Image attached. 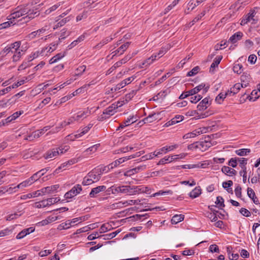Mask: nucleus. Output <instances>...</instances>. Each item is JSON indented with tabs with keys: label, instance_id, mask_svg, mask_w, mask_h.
Here are the masks:
<instances>
[{
	"label": "nucleus",
	"instance_id": "f257e3e1",
	"mask_svg": "<svg viewBox=\"0 0 260 260\" xmlns=\"http://www.w3.org/2000/svg\"><path fill=\"white\" fill-rule=\"evenodd\" d=\"M209 105L207 98H205L197 106L196 109V119L204 118L208 117L210 113L207 111V108Z\"/></svg>",
	"mask_w": 260,
	"mask_h": 260
},
{
	"label": "nucleus",
	"instance_id": "f03ea898",
	"mask_svg": "<svg viewBox=\"0 0 260 260\" xmlns=\"http://www.w3.org/2000/svg\"><path fill=\"white\" fill-rule=\"evenodd\" d=\"M25 49L21 47V42L19 41L15 42L11 44V53L13 54L12 57L13 61L16 62L20 60L21 57L24 53Z\"/></svg>",
	"mask_w": 260,
	"mask_h": 260
},
{
	"label": "nucleus",
	"instance_id": "7ed1b4c3",
	"mask_svg": "<svg viewBox=\"0 0 260 260\" xmlns=\"http://www.w3.org/2000/svg\"><path fill=\"white\" fill-rule=\"evenodd\" d=\"M68 150V146H64L63 148L60 147L55 148L48 151L44 155V157L47 159H52L53 157H57L58 155L63 154Z\"/></svg>",
	"mask_w": 260,
	"mask_h": 260
},
{
	"label": "nucleus",
	"instance_id": "20e7f679",
	"mask_svg": "<svg viewBox=\"0 0 260 260\" xmlns=\"http://www.w3.org/2000/svg\"><path fill=\"white\" fill-rule=\"evenodd\" d=\"M212 145L210 137L209 136H205L201 141L196 142V149L201 151H205Z\"/></svg>",
	"mask_w": 260,
	"mask_h": 260
},
{
	"label": "nucleus",
	"instance_id": "39448f33",
	"mask_svg": "<svg viewBox=\"0 0 260 260\" xmlns=\"http://www.w3.org/2000/svg\"><path fill=\"white\" fill-rule=\"evenodd\" d=\"M58 188L57 185H53L42 188L41 189L34 192L36 197L43 196L46 194L52 193L55 192Z\"/></svg>",
	"mask_w": 260,
	"mask_h": 260
},
{
	"label": "nucleus",
	"instance_id": "423d86ee",
	"mask_svg": "<svg viewBox=\"0 0 260 260\" xmlns=\"http://www.w3.org/2000/svg\"><path fill=\"white\" fill-rule=\"evenodd\" d=\"M28 13V11L27 8H17L15 9V11L12 13L10 16L9 18L8 19L9 20H11L12 19H15L19 18L21 16H22Z\"/></svg>",
	"mask_w": 260,
	"mask_h": 260
},
{
	"label": "nucleus",
	"instance_id": "0eeeda50",
	"mask_svg": "<svg viewBox=\"0 0 260 260\" xmlns=\"http://www.w3.org/2000/svg\"><path fill=\"white\" fill-rule=\"evenodd\" d=\"M185 156V154L181 153L180 154L171 155V156H168L167 157H164V158L161 159L158 162L157 165H159L165 164L166 163L167 161H168L169 162H171L175 160H177L178 159H182V158H184Z\"/></svg>",
	"mask_w": 260,
	"mask_h": 260
},
{
	"label": "nucleus",
	"instance_id": "6e6552de",
	"mask_svg": "<svg viewBox=\"0 0 260 260\" xmlns=\"http://www.w3.org/2000/svg\"><path fill=\"white\" fill-rule=\"evenodd\" d=\"M82 189L81 185L77 184L65 194L64 197L66 199H71L79 194L81 191Z\"/></svg>",
	"mask_w": 260,
	"mask_h": 260
},
{
	"label": "nucleus",
	"instance_id": "1a4fd4ad",
	"mask_svg": "<svg viewBox=\"0 0 260 260\" xmlns=\"http://www.w3.org/2000/svg\"><path fill=\"white\" fill-rule=\"evenodd\" d=\"M146 188L145 186H129V195H133L139 194L140 193H144L146 191Z\"/></svg>",
	"mask_w": 260,
	"mask_h": 260
},
{
	"label": "nucleus",
	"instance_id": "9d476101",
	"mask_svg": "<svg viewBox=\"0 0 260 260\" xmlns=\"http://www.w3.org/2000/svg\"><path fill=\"white\" fill-rule=\"evenodd\" d=\"M129 185H122L118 186L115 185V189H114V194L125 193L128 194L129 195Z\"/></svg>",
	"mask_w": 260,
	"mask_h": 260
},
{
	"label": "nucleus",
	"instance_id": "9b49d317",
	"mask_svg": "<svg viewBox=\"0 0 260 260\" xmlns=\"http://www.w3.org/2000/svg\"><path fill=\"white\" fill-rule=\"evenodd\" d=\"M209 88V86H205V84H201L198 86H196V99L199 97L198 101L200 100L202 96H201L200 94H197L200 91H201V92L202 94L206 93Z\"/></svg>",
	"mask_w": 260,
	"mask_h": 260
},
{
	"label": "nucleus",
	"instance_id": "f8f14e48",
	"mask_svg": "<svg viewBox=\"0 0 260 260\" xmlns=\"http://www.w3.org/2000/svg\"><path fill=\"white\" fill-rule=\"evenodd\" d=\"M177 144H175L173 145L169 146H166L160 149H159L158 151L156 153L154 152V154L155 156H158L159 154H161L162 152H164L165 153H166L168 151H172L178 147Z\"/></svg>",
	"mask_w": 260,
	"mask_h": 260
},
{
	"label": "nucleus",
	"instance_id": "ddd939ff",
	"mask_svg": "<svg viewBox=\"0 0 260 260\" xmlns=\"http://www.w3.org/2000/svg\"><path fill=\"white\" fill-rule=\"evenodd\" d=\"M88 177L91 178L93 182H98L101 178V175L97 169H95L90 171L88 174Z\"/></svg>",
	"mask_w": 260,
	"mask_h": 260
},
{
	"label": "nucleus",
	"instance_id": "4468645a",
	"mask_svg": "<svg viewBox=\"0 0 260 260\" xmlns=\"http://www.w3.org/2000/svg\"><path fill=\"white\" fill-rule=\"evenodd\" d=\"M90 111L88 109H87L86 110H85L84 111H80L78 112L76 116H74L75 119V121H79L84 119L87 116H88L90 114Z\"/></svg>",
	"mask_w": 260,
	"mask_h": 260
},
{
	"label": "nucleus",
	"instance_id": "2eb2a0df",
	"mask_svg": "<svg viewBox=\"0 0 260 260\" xmlns=\"http://www.w3.org/2000/svg\"><path fill=\"white\" fill-rule=\"evenodd\" d=\"M251 80V77L249 74L244 73L241 77V83L242 87H246L249 85V83Z\"/></svg>",
	"mask_w": 260,
	"mask_h": 260
},
{
	"label": "nucleus",
	"instance_id": "dca6fc26",
	"mask_svg": "<svg viewBox=\"0 0 260 260\" xmlns=\"http://www.w3.org/2000/svg\"><path fill=\"white\" fill-rule=\"evenodd\" d=\"M34 231L35 228L33 227L24 229L17 235L16 239H21L26 236L27 235L32 233Z\"/></svg>",
	"mask_w": 260,
	"mask_h": 260
},
{
	"label": "nucleus",
	"instance_id": "f3484780",
	"mask_svg": "<svg viewBox=\"0 0 260 260\" xmlns=\"http://www.w3.org/2000/svg\"><path fill=\"white\" fill-rule=\"evenodd\" d=\"M106 188V187L104 185L99 186L96 187L92 188L89 193L90 197L94 198L98 193L105 190Z\"/></svg>",
	"mask_w": 260,
	"mask_h": 260
},
{
	"label": "nucleus",
	"instance_id": "a211bd4d",
	"mask_svg": "<svg viewBox=\"0 0 260 260\" xmlns=\"http://www.w3.org/2000/svg\"><path fill=\"white\" fill-rule=\"evenodd\" d=\"M92 124L90 123L86 126L83 128L81 132H77V134L75 135L74 138H80L82 136L87 133L89 129L92 127Z\"/></svg>",
	"mask_w": 260,
	"mask_h": 260
},
{
	"label": "nucleus",
	"instance_id": "6ab92c4d",
	"mask_svg": "<svg viewBox=\"0 0 260 260\" xmlns=\"http://www.w3.org/2000/svg\"><path fill=\"white\" fill-rule=\"evenodd\" d=\"M117 109V105H116L112 104L110 106L104 110L103 113V114L113 115L116 112Z\"/></svg>",
	"mask_w": 260,
	"mask_h": 260
},
{
	"label": "nucleus",
	"instance_id": "aec40b11",
	"mask_svg": "<svg viewBox=\"0 0 260 260\" xmlns=\"http://www.w3.org/2000/svg\"><path fill=\"white\" fill-rule=\"evenodd\" d=\"M221 171L226 175L233 176L236 174V171L227 166H223L221 169Z\"/></svg>",
	"mask_w": 260,
	"mask_h": 260
},
{
	"label": "nucleus",
	"instance_id": "412c9836",
	"mask_svg": "<svg viewBox=\"0 0 260 260\" xmlns=\"http://www.w3.org/2000/svg\"><path fill=\"white\" fill-rule=\"evenodd\" d=\"M24 91H22L15 94L12 97L11 99L9 100L7 103L4 104L5 105H4L3 107H6L8 105V104H9L8 105L14 104L16 102L17 98L22 96L24 94Z\"/></svg>",
	"mask_w": 260,
	"mask_h": 260
},
{
	"label": "nucleus",
	"instance_id": "4be33fe9",
	"mask_svg": "<svg viewBox=\"0 0 260 260\" xmlns=\"http://www.w3.org/2000/svg\"><path fill=\"white\" fill-rule=\"evenodd\" d=\"M158 113L150 114L143 119V121L145 123H151L158 118Z\"/></svg>",
	"mask_w": 260,
	"mask_h": 260
},
{
	"label": "nucleus",
	"instance_id": "5701e85b",
	"mask_svg": "<svg viewBox=\"0 0 260 260\" xmlns=\"http://www.w3.org/2000/svg\"><path fill=\"white\" fill-rule=\"evenodd\" d=\"M128 160H129V158L127 157V156L120 158L118 159H117L115 161L112 162L111 164H110V167L113 169L114 168L117 167L120 164H122Z\"/></svg>",
	"mask_w": 260,
	"mask_h": 260
},
{
	"label": "nucleus",
	"instance_id": "b1692460",
	"mask_svg": "<svg viewBox=\"0 0 260 260\" xmlns=\"http://www.w3.org/2000/svg\"><path fill=\"white\" fill-rule=\"evenodd\" d=\"M242 35L243 34L241 32H237L230 37L229 41L232 43H235L241 39Z\"/></svg>",
	"mask_w": 260,
	"mask_h": 260
},
{
	"label": "nucleus",
	"instance_id": "393cba45",
	"mask_svg": "<svg viewBox=\"0 0 260 260\" xmlns=\"http://www.w3.org/2000/svg\"><path fill=\"white\" fill-rule=\"evenodd\" d=\"M183 119L182 116H176L174 118H172L170 121H168L166 123L167 126H169L173 124H175L180 121H181Z\"/></svg>",
	"mask_w": 260,
	"mask_h": 260
},
{
	"label": "nucleus",
	"instance_id": "a878e982",
	"mask_svg": "<svg viewBox=\"0 0 260 260\" xmlns=\"http://www.w3.org/2000/svg\"><path fill=\"white\" fill-rule=\"evenodd\" d=\"M47 27L45 26L44 27L42 28L41 29H38L37 31H35L32 32L30 34H29V38H34L37 36H40L41 34H44L47 30Z\"/></svg>",
	"mask_w": 260,
	"mask_h": 260
},
{
	"label": "nucleus",
	"instance_id": "bb28decb",
	"mask_svg": "<svg viewBox=\"0 0 260 260\" xmlns=\"http://www.w3.org/2000/svg\"><path fill=\"white\" fill-rule=\"evenodd\" d=\"M130 44L129 42H126L125 44L121 45L118 49L115 51V54L120 52V54L123 53V52L127 49Z\"/></svg>",
	"mask_w": 260,
	"mask_h": 260
},
{
	"label": "nucleus",
	"instance_id": "cd10ccee",
	"mask_svg": "<svg viewBox=\"0 0 260 260\" xmlns=\"http://www.w3.org/2000/svg\"><path fill=\"white\" fill-rule=\"evenodd\" d=\"M145 168V166H140V167H138L137 168H135L134 169L130 170L127 171L126 172H125L124 173V176H130L132 174H134L135 173L138 172V171H139L140 170H141V169L143 170V169H144Z\"/></svg>",
	"mask_w": 260,
	"mask_h": 260
},
{
	"label": "nucleus",
	"instance_id": "c85d7f7f",
	"mask_svg": "<svg viewBox=\"0 0 260 260\" xmlns=\"http://www.w3.org/2000/svg\"><path fill=\"white\" fill-rule=\"evenodd\" d=\"M65 55V53H58L57 54H56L55 56H53V57H52L50 60H49V63L50 64H52V63H54L56 62H57L58 60H59V59H61L62 58H63Z\"/></svg>",
	"mask_w": 260,
	"mask_h": 260
},
{
	"label": "nucleus",
	"instance_id": "c756f323",
	"mask_svg": "<svg viewBox=\"0 0 260 260\" xmlns=\"http://www.w3.org/2000/svg\"><path fill=\"white\" fill-rule=\"evenodd\" d=\"M184 219V215H174L172 219L171 222L172 224H177L178 222L182 221Z\"/></svg>",
	"mask_w": 260,
	"mask_h": 260
},
{
	"label": "nucleus",
	"instance_id": "7c9ffc66",
	"mask_svg": "<svg viewBox=\"0 0 260 260\" xmlns=\"http://www.w3.org/2000/svg\"><path fill=\"white\" fill-rule=\"evenodd\" d=\"M229 94V91L225 92V93H220L216 98L215 101L218 103L221 104L226 96Z\"/></svg>",
	"mask_w": 260,
	"mask_h": 260
},
{
	"label": "nucleus",
	"instance_id": "2f4dec72",
	"mask_svg": "<svg viewBox=\"0 0 260 260\" xmlns=\"http://www.w3.org/2000/svg\"><path fill=\"white\" fill-rule=\"evenodd\" d=\"M11 52V44L6 47L1 52H0V56L1 59H2L3 57L5 56L7 54Z\"/></svg>",
	"mask_w": 260,
	"mask_h": 260
},
{
	"label": "nucleus",
	"instance_id": "473e14b6",
	"mask_svg": "<svg viewBox=\"0 0 260 260\" xmlns=\"http://www.w3.org/2000/svg\"><path fill=\"white\" fill-rule=\"evenodd\" d=\"M241 87H242V85H241L240 83H238L235 84L234 86L231 88L230 90L229 91V94H231V93H233L234 94L237 93Z\"/></svg>",
	"mask_w": 260,
	"mask_h": 260
},
{
	"label": "nucleus",
	"instance_id": "72a5a7b5",
	"mask_svg": "<svg viewBox=\"0 0 260 260\" xmlns=\"http://www.w3.org/2000/svg\"><path fill=\"white\" fill-rule=\"evenodd\" d=\"M22 213H21V211H19L18 212H15L14 213L8 215L6 217V219L8 221L14 220V219H17V218L20 217L22 215Z\"/></svg>",
	"mask_w": 260,
	"mask_h": 260
},
{
	"label": "nucleus",
	"instance_id": "f704fd0d",
	"mask_svg": "<svg viewBox=\"0 0 260 260\" xmlns=\"http://www.w3.org/2000/svg\"><path fill=\"white\" fill-rule=\"evenodd\" d=\"M31 183H30L29 179H27L21 183L18 184L17 186H15V188H18V189H23L25 187H26L29 185H30Z\"/></svg>",
	"mask_w": 260,
	"mask_h": 260
},
{
	"label": "nucleus",
	"instance_id": "c9c22d12",
	"mask_svg": "<svg viewBox=\"0 0 260 260\" xmlns=\"http://www.w3.org/2000/svg\"><path fill=\"white\" fill-rule=\"evenodd\" d=\"M44 175V173H42L40 174L39 172H38L34 174L31 177H30L28 179L30 181L31 184L37 181L42 176Z\"/></svg>",
	"mask_w": 260,
	"mask_h": 260
},
{
	"label": "nucleus",
	"instance_id": "e433bc0d",
	"mask_svg": "<svg viewBox=\"0 0 260 260\" xmlns=\"http://www.w3.org/2000/svg\"><path fill=\"white\" fill-rule=\"evenodd\" d=\"M259 97V95H258V91L256 90H253L251 93L250 95H248L247 96V99L249 101H255L256 99H257Z\"/></svg>",
	"mask_w": 260,
	"mask_h": 260
},
{
	"label": "nucleus",
	"instance_id": "4c0bfd02",
	"mask_svg": "<svg viewBox=\"0 0 260 260\" xmlns=\"http://www.w3.org/2000/svg\"><path fill=\"white\" fill-rule=\"evenodd\" d=\"M28 80H29L28 78L26 77L25 79L21 80L20 81H18L17 83H14L12 85H11V87L13 89L17 88L19 86L24 84L26 82H27Z\"/></svg>",
	"mask_w": 260,
	"mask_h": 260
},
{
	"label": "nucleus",
	"instance_id": "58836bf2",
	"mask_svg": "<svg viewBox=\"0 0 260 260\" xmlns=\"http://www.w3.org/2000/svg\"><path fill=\"white\" fill-rule=\"evenodd\" d=\"M86 68V67L85 65H82V66L79 67L76 70V72H75V76H81L83 74V73L85 71Z\"/></svg>",
	"mask_w": 260,
	"mask_h": 260
},
{
	"label": "nucleus",
	"instance_id": "ea45409f",
	"mask_svg": "<svg viewBox=\"0 0 260 260\" xmlns=\"http://www.w3.org/2000/svg\"><path fill=\"white\" fill-rule=\"evenodd\" d=\"M250 150L248 149H241L236 151V153L239 156L246 155L250 152Z\"/></svg>",
	"mask_w": 260,
	"mask_h": 260
},
{
	"label": "nucleus",
	"instance_id": "a19ab883",
	"mask_svg": "<svg viewBox=\"0 0 260 260\" xmlns=\"http://www.w3.org/2000/svg\"><path fill=\"white\" fill-rule=\"evenodd\" d=\"M172 193H173V192L171 190H168L167 191L160 190L157 192H156V193L153 194V195L151 196V197H154L159 196V195L166 196V195H168V194H172Z\"/></svg>",
	"mask_w": 260,
	"mask_h": 260
},
{
	"label": "nucleus",
	"instance_id": "79ce46f5",
	"mask_svg": "<svg viewBox=\"0 0 260 260\" xmlns=\"http://www.w3.org/2000/svg\"><path fill=\"white\" fill-rule=\"evenodd\" d=\"M221 59H222L221 56H218L216 57L211 65L210 70H211V69H213V68L217 67V66L219 64Z\"/></svg>",
	"mask_w": 260,
	"mask_h": 260
},
{
	"label": "nucleus",
	"instance_id": "37998d69",
	"mask_svg": "<svg viewBox=\"0 0 260 260\" xmlns=\"http://www.w3.org/2000/svg\"><path fill=\"white\" fill-rule=\"evenodd\" d=\"M85 37L84 36L82 35L79 38L71 43V44L68 46L69 48H72V47L75 46L78 43L82 41L84 39Z\"/></svg>",
	"mask_w": 260,
	"mask_h": 260
},
{
	"label": "nucleus",
	"instance_id": "c03bdc74",
	"mask_svg": "<svg viewBox=\"0 0 260 260\" xmlns=\"http://www.w3.org/2000/svg\"><path fill=\"white\" fill-rule=\"evenodd\" d=\"M255 14L256 13L254 10H251L249 12V13L246 16L249 22L252 21V23H253V22L255 21V20L254 18V17L255 16Z\"/></svg>",
	"mask_w": 260,
	"mask_h": 260
},
{
	"label": "nucleus",
	"instance_id": "a18cd8bd",
	"mask_svg": "<svg viewBox=\"0 0 260 260\" xmlns=\"http://www.w3.org/2000/svg\"><path fill=\"white\" fill-rule=\"evenodd\" d=\"M242 68L243 67L241 64H235L233 67V71L238 74H240L243 71Z\"/></svg>",
	"mask_w": 260,
	"mask_h": 260
},
{
	"label": "nucleus",
	"instance_id": "49530a36",
	"mask_svg": "<svg viewBox=\"0 0 260 260\" xmlns=\"http://www.w3.org/2000/svg\"><path fill=\"white\" fill-rule=\"evenodd\" d=\"M111 169H112V168L110 167V164L107 166L97 169L101 176L104 172H108Z\"/></svg>",
	"mask_w": 260,
	"mask_h": 260
},
{
	"label": "nucleus",
	"instance_id": "de8ad7c7",
	"mask_svg": "<svg viewBox=\"0 0 260 260\" xmlns=\"http://www.w3.org/2000/svg\"><path fill=\"white\" fill-rule=\"evenodd\" d=\"M94 183L93 181L91 179L90 177H88V175L87 174L83 180L82 184L84 185H88Z\"/></svg>",
	"mask_w": 260,
	"mask_h": 260
},
{
	"label": "nucleus",
	"instance_id": "09e8293b",
	"mask_svg": "<svg viewBox=\"0 0 260 260\" xmlns=\"http://www.w3.org/2000/svg\"><path fill=\"white\" fill-rule=\"evenodd\" d=\"M59 200V199L58 198H49L46 200L47 204L48 205V206H49L56 203H57Z\"/></svg>",
	"mask_w": 260,
	"mask_h": 260
},
{
	"label": "nucleus",
	"instance_id": "8fccbe9b",
	"mask_svg": "<svg viewBox=\"0 0 260 260\" xmlns=\"http://www.w3.org/2000/svg\"><path fill=\"white\" fill-rule=\"evenodd\" d=\"M110 225L108 223L103 224L100 229V233H103L110 229Z\"/></svg>",
	"mask_w": 260,
	"mask_h": 260
},
{
	"label": "nucleus",
	"instance_id": "3c124183",
	"mask_svg": "<svg viewBox=\"0 0 260 260\" xmlns=\"http://www.w3.org/2000/svg\"><path fill=\"white\" fill-rule=\"evenodd\" d=\"M47 206H48V205L47 204L46 200L36 203V207L38 208H44Z\"/></svg>",
	"mask_w": 260,
	"mask_h": 260
},
{
	"label": "nucleus",
	"instance_id": "603ef678",
	"mask_svg": "<svg viewBox=\"0 0 260 260\" xmlns=\"http://www.w3.org/2000/svg\"><path fill=\"white\" fill-rule=\"evenodd\" d=\"M156 54L152 55L143 63V65H145V64H147V65L150 64L154 60L156 59Z\"/></svg>",
	"mask_w": 260,
	"mask_h": 260
},
{
	"label": "nucleus",
	"instance_id": "864d4df0",
	"mask_svg": "<svg viewBox=\"0 0 260 260\" xmlns=\"http://www.w3.org/2000/svg\"><path fill=\"white\" fill-rule=\"evenodd\" d=\"M137 90H133L130 93L125 95V102H128L136 94Z\"/></svg>",
	"mask_w": 260,
	"mask_h": 260
},
{
	"label": "nucleus",
	"instance_id": "5fc2aeb1",
	"mask_svg": "<svg viewBox=\"0 0 260 260\" xmlns=\"http://www.w3.org/2000/svg\"><path fill=\"white\" fill-rule=\"evenodd\" d=\"M39 138L38 133H32L31 135H28L24 138V140L28 141H32L34 139Z\"/></svg>",
	"mask_w": 260,
	"mask_h": 260
},
{
	"label": "nucleus",
	"instance_id": "6e6d98bb",
	"mask_svg": "<svg viewBox=\"0 0 260 260\" xmlns=\"http://www.w3.org/2000/svg\"><path fill=\"white\" fill-rule=\"evenodd\" d=\"M60 3H59L57 4H55L52 6L50 8L48 9V10H46L45 14H49L51 12L55 10L56 9H57L60 6Z\"/></svg>",
	"mask_w": 260,
	"mask_h": 260
},
{
	"label": "nucleus",
	"instance_id": "4d7b16f0",
	"mask_svg": "<svg viewBox=\"0 0 260 260\" xmlns=\"http://www.w3.org/2000/svg\"><path fill=\"white\" fill-rule=\"evenodd\" d=\"M215 203L219 206V207H224V200L221 197H217Z\"/></svg>",
	"mask_w": 260,
	"mask_h": 260
},
{
	"label": "nucleus",
	"instance_id": "13d9d810",
	"mask_svg": "<svg viewBox=\"0 0 260 260\" xmlns=\"http://www.w3.org/2000/svg\"><path fill=\"white\" fill-rule=\"evenodd\" d=\"M12 233V231L9 229H6L4 230L0 231V237L9 235Z\"/></svg>",
	"mask_w": 260,
	"mask_h": 260
},
{
	"label": "nucleus",
	"instance_id": "bf43d9fd",
	"mask_svg": "<svg viewBox=\"0 0 260 260\" xmlns=\"http://www.w3.org/2000/svg\"><path fill=\"white\" fill-rule=\"evenodd\" d=\"M28 15L26 17H28V19H33L35 17L38 16L39 15V13L38 11H35V12H30L28 13Z\"/></svg>",
	"mask_w": 260,
	"mask_h": 260
},
{
	"label": "nucleus",
	"instance_id": "052dcab7",
	"mask_svg": "<svg viewBox=\"0 0 260 260\" xmlns=\"http://www.w3.org/2000/svg\"><path fill=\"white\" fill-rule=\"evenodd\" d=\"M131 124V122L127 118L125 121L122 123L120 126L117 128V131L119 130L120 129L123 128L124 127L128 126Z\"/></svg>",
	"mask_w": 260,
	"mask_h": 260
},
{
	"label": "nucleus",
	"instance_id": "680f3d73",
	"mask_svg": "<svg viewBox=\"0 0 260 260\" xmlns=\"http://www.w3.org/2000/svg\"><path fill=\"white\" fill-rule=\"evenodd\" d=\"M99 147V144L94 145L89 147L87 149H86L85 151H84V152H87V153L89 151L95 152V151H96V150L98 149Z\"/></svg>",
	"mask_w": 260,
	"mask_h": 260
},
{
	"label": "nucleus",
	"instance_id": "e2e57ef3",
	"mask_svg": "<svg viewBox=\"0 0 260 260\" xmlns=\"http://www.w3.org/2000/svg\"><path fill=\"white\" fill-rule=\"evenodd\" d=\"M35 197H36V196L34 194V192H32V193H28L27 194L22 195L20 197V199H21V200H25L27 199H31V198H35Z\"/></svg>",
	"mask_w": 260,
	"mask_h": 260
},
{
	"label": "nucleus",
	"instance_id": "0e129e2a",
	"mask_svg": "<svg viewBox=\"0 0 260 260\" xmlns=\"http://www.w3.org/2000/svg\"><path fill=\"white\" fill-rule=\"evenodd\" d=\"M50 128V127L49 126H47L44 127L43 128H42L39 131H35L34 132H35V133H38V134L39 135V137H40V136H41L43 134H44L45 133V132L47 131Z\"/></svg>",
	"mask_w": 260,
	"mask_h": 260
},
{
	"label": "nucleus",
	"instance_id": "69168bd1",
	"mask_svg": "<svg viewBox=\"0 0 260 260\" xmlns=\"http://www.w3.org/2000/svg\"><path fill=\"white\" fill-rule=\"evenodd\" d=\"M209 162L206 161L198 162L196 164V168H205L209 165Z\"/></svg>",
	"mask_w": 260,
	"mask_h": 260
},
{
	"label": "nucleus",
	"instance_id": "338daca9",
	"mask_svg": "<svg viewBox=\"0 0 260 260\" xmlns=\"http://www.w3.org/2000/svg\"><path fill=\"white\" fill-rule=\"evenodd\" d=\"M237 161L238 160L237 158H232L229 162V165L233 168H235L237 165Z\"/></svg>",
	"mask_w": 260,
	"mask_h": 260
},
{
	"label": "nucleus",
	"instance_id": "774afa93",
	"mask_svg": "<svg viewBox=\"0 0 260 260\" xmlns=\"http://www.w3.org/2000/svg\"><path fill=\"white\" fill-rule=\"evenodd\" d=\"M240 212L246 217H249L250 215V212L245 208H241L240 210Z\"/></svg>",
	"mask_w": 260,
	"mask_h": 260
}]
</instances>
